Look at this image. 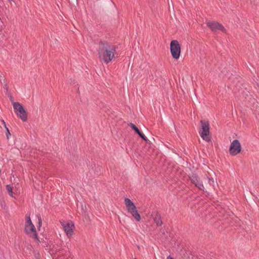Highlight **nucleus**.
Here are the masks:
<instances>
[{
    "label": "nucleus",
    "instance_id": "f257e3e1",
    "mask_svg": "<svg viewBox=\"0 0 259 259\" xmlns=\"http://www.w3.org/2000/svg\"><path fill=\"white\" fill-rule=\"evenodd\" d=\"M98 53L101 61L108 64L115 58L116 48L107 41L100 40L99 42Z\"/></svg>",
    "mask_w": 259,
    "mask_h": 259
},
{
    "label": "nucleus",
    "instance_id": "f03ea898",
    "mask_svg": "<svg viewBox=\"0 0 259 259\" xmlns=\"http://www.w3.org/2000/svg\"><path fill=\"white\" fill-rule=\"evenodd\" d=\"M124 203L128 212L131 213L137 221L140 222L141 220V216L133 201L130 199L125 198L124 199Z\"/></svg>",
    "mask_w": 259,
    "mask_h": 259
},
{
    "label": "nucleus",
    "instance_id": "7ed1b4c3",
    "mask_svg": "<svg viewBox=\"0 0 259 259\" xmlns=\"http://www.w3.org/2000/svg\"><path fill=\"white\" fill-rule=\"evenodd\" d=\"M25 231L26 234L30 235L33 238L38 240L35 227L31 222L30 215L26 216Z\"/></svg>",
    "mask_w": 259,
    "mask_h": 259
},
{
    "label": "nucleus",
    "instance_id": "20e7f679",
    "mask_svg": "<svg viewBox=\"0 0 259 259\" xmlns=\"http://www.w3.org/2000/svg\"><path fill=\"white\" fill-rule=\"evenodd\" d=\"M201 129L199 133L202 139L205 141L209 142L210 141L209 137V124L207 121L201 120Z\"/></svg>",
    "mask_w": 259,
    "mask_h": 259
},
{
    "label": "nucleus",
    "instance_id": "39448f33",
    "mask_svg": "<svg viewBox=\"0 0 259 259\" xmlns=\"http://www.w3.org/2000/svg\"><path fill=\"white\" fill-rule=\"evenodd\" d=\"M13 108L16 114L19 116L23 121H25L27 119V115L26 110L23 106L17 102H12Z\"/></svg>",
    "mask_w": 259,
    "mask_h": 259
},
{
    "label": "nucleus",
    "instance_id": "423d86ee",
    "mask_svg": "<svg viewBox=\"0 0 259 259\" xmlns=\"http://www.w3.org/2000/svg\"><path fill=\"white\" fill-rule=\"evenodd\" d=\"M170 50L172 57L175 59H178L181 54V47L177 40H172L170 44Z\"/></svg>",
    "mask_w": 259,
    "mask_h": 259
},
{
    "label": "nucleus",
    "instance_id": "0eeeda50",
    "mask_svg": "<svg viewBox=\"0 0 259 259\" xmlns=\"http://www.w3.org/2000/svg\"><path fill=\"white\" fill-rule=\"evenodd\" d=\"M61 224L63 227V229L66 233L67 236L70 238L73 235V229L74 227V223L72 221L61 222Z\"/></svg>",
    "mask_w": 259,
    "mask_h": 259
},
{
    "label": "nucleus",
    "instance_id": "6e6552de",
    "mask_svg": "<svg viewBox=\"0 0 259 259\" xmlns=\"http://www.w3.org/2000/svg\"><path fill=\"white\" fill-rule=\"evenodd\" d=\"M241 149V145L238 140H234L231 143L229 151L232 155L235 156L240 152Z\"/></svg>",
    "mask_w": 259,
    "mask_h": 259
},
{
    "label": "nucleus",
    "instance_id": "1a4fd4ad",
    "mask_svg": "<svg viewBox=\"0 0 259 259\" xmlns=\"http://www.w3.org/2000/svg\"><path fill=\"white\" fill-rule=\"evenodd\" d=\"M189 178L193 183L199 189L204 191V187L200 178L196 174H193L189 176Z\"/></svg>",
    "mask_w": 259,
    "mask_h": 259
},
{
    "label": "nucleus",
    "instance_id": "9d476101",
    "mask_svg": "<svg viewBox=\"0 0 259 259\" xmlns=\"http://www.w3.org/2000/svg\"><path fill=\"white\" fill-rule=\"evenodd\" d=\"M207 26L213 31L221 30L223 32L225 31V28L220 23L216 21H208L206 22Z\"/></svg>",
    "mask_w": 259,
    "mask_h": 259
},
{
    "label": "nucleus",
    "instance_id": "9b49d317",
    "mask_svg": "<svg viewBox=\"0 0 259 259\" xmlns=\"http://www.w3.org/2000/svg\"><path fill=\"white\" fill-rule=\"evenodd\" d=\"M152 216L154 221L157 226H161L162 225V221L161 220L160 214L158 212H155L153 214Z\"/></svg>",
    "mask_w": 259,
    "mask_h": 259
},
{
    "label": "nucleus",
    "instance_id": "f8f14e48",
    "mask_svg": "<svg viewBox=\"0 0 259 259\" xmlns=\"http://www.w3.org/2000/svg\"><path fill=\"white\" fill-rule=\"evenodd\" d=\"M6 130V136H7V139H9L10 136H11V134H10V131L9 130V128H8V127L7 126V125H6V123L5 122V121H4V119H2L1 120Z\"/></svg>",
    "mask_w": 259,
    "mask_h": 259
},
{
    "label": "nucleus",
    "instance_id": "ddd939ff",
    "mask_svg": "<svg viewBox=\"0 0 259 259\" xmlns=\"http://www.w3.org/2000/svg\"><path fill=\"white\" fill-rule=\"evenodd\" d=\"M6 189H7L9 194L11 197H13V190H12V187L10 185H7L6 186Z\"/></svg>",
    "mask_w": 259,
    "mask_h": 259
},
{
    "label": "nucleus",
    "instance_id": "4468645a",
    "mask_svg": "<svg viewBox=\"0 0 259 259\" xmlns=\"http://www.w3.org/2000/svg\"><path fill=\"white\" fill-rule=\"evenodd\" d=\"M128 125L130 126L136 132H138L139 128L133 123H130Z\"/></svg>",
    "mask_w": 259,
    "mask_h": 259
},
{
    "label": "nucleus",
    "instance_id": "2eb2a0df",
    "mask_svg": "<svg viewBox=\"0 0 259 259\" xmlns=\"http://www.w3.org/2000/svg\"><path fill=\"white\" fill-rule=\"evenodd\" d=\"M37 219H38V228H40L41 226V223H42V221H41V217L39 215H37Z\"/></svg>",
    "mask_w": 259,
    "mask_h": 259
},
{
    "label": "nucleus",
    "instance_id": "dca6fc26",
    "mask_svg": "<svg viewBox=\"0 0 259 259\" xmlns=\"http://www.w3.org/2000/svg\"><path fill=\"white\" fill-rule=\"evenodd\" d=\"M207 179H208V183L209 184V185L210 186H213L214 183L213 179L212 178H210L209 177H207Z\"/></svg>",
    "mask_w": 259,
    "mask_h": 259
},
{
    "label": "nucleus",
    "instance_id": "f3484780",
    "mask_svg": "<svg viewBox=\"0 0 259 259\" xmlns=\"http://www.w3.org/2000/svg\"><path fill=\"white\" fill-rule=\"evenodd\" d=\"M139 136L144 141H147L148 139L142 133V134H140Z\"/></svg>",
    "mask_w": 259,
    "mask_h": 259
},
{
    "label": "nucleus",
    "instance_id": "a211bd4d",
    "mask_svg": "<svg viewBox=\"0 0 259 259\" xmlns=\"http://www.w3.org/2000/svg\"><path fill=\"white\" fill-rule=\"evenodd\" d=\"M167 259H174V258L172 256H171L170 255H168L167 257Z\"/></svg>",
    "mask_w": 259,
    "mask_h": 259
},
{
    "label": "nucleus",
    "instance_id": "6ab92c4d",
    "mask_svg": "<svg viewBox=\"0 0 259 259\" xmlns=\"http://www.w3.org/2000/svg\"><path fill=\"white\" fill-rule=\"evenodd\" d=\"M136 133L139 135V136L140 135V134H142V132L140 130H139L138 132Z\"/></svg>",
    "mask_w": 259,
    "mask_h": 259
},
{
    "label": "nucleus",
    "instance_id": "aec40b11",
    "mask_svg": "<svg viewBox=\"0 0 259 259\" xmlns=\"http://www.w3.org/2000/svg\"><path fill=\"white\" fill-rule=\"evenodd\" d=\"M10 100L12 102H14V101H13V98H12V97L11 96H10Z\"/></svg>",
    "mask_w": 259,
    "mask_h": 259
},
{
    "label": "nucleus",
    "instance_id": "412c9836",
    "mask_svg": "<svg viewBox=\"0 0 259 259\" xmlns=\"http://www.w3.org/2000/svg\"><path fill=\"white\" fill-rule=\"evenodd\" d=\"M134 259H136V258H135Z\"/></svg>",
    "mask_w": 259,
    "mask_h": 259
}]
</instances>
